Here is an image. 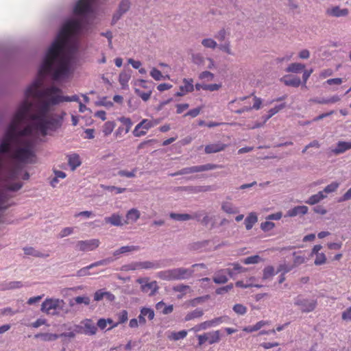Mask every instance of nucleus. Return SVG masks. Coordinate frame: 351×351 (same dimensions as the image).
Instances as JSON below:
<instances>
[{
  "label": "nucleus",
  "instance_id": "f257e3e1",
  "mask_svg": "<svg viewBox=\"0 0 351 351\" xmlns=\"http://www.w3.org/2000/svg\"><path fill=\"white\" fill-rule=\"evenodd\" d=\"M95 0H78L73 7L74 18L66 20L46 52L32 84L27 88H56L68 80L78 58V36L86 31L93 12Z\"/></svg>",
  "mask_w": 351,
  "mask_h": 351
},
{
  "label": "nucleus",
  "instance_id": "f03ea898",
  "mask_svg": "<svg viewBox=\"0 0 351 351\" xmlns=\"http://www.w3.org/2000/svg\"><path fill=\"white\" fill-rule=\"evenodd\" d=\"M235 101H244V106L240 109L235 110V112L237 114H241L252 109L258 110L261 108L262 104L261 99L254 96L253 94L247 97L237 99L236 100L232 101V103L233 104Z\"/></svg>",
  "mask_w": 351,
  "mask_h": 351
},
{
  "label": "nucleus",
  "instance_id": "7ed1b4c3",
  "mask_svg": "<svg viewBox=\"0 0 351 351\" xmlns=\"http://www.w3.org/2000/svg\"><path fill=\"white\" fill-rule=\"evenodd\" d=\"M158 123L159 121L156 119H144L136 125L132 132L133 135L136 137L145 136L149 129L158 125Z\"/></svg>",
  "mask_w": 351,
  "mask_h": 351
},
{
  "label": "nucleus",
  "instance_id": "20e7f679",
  "mask_svg": "<svg viewBox=\"0 0 351 351\" xmlns=\"http://www.w3.org/2000/svg\"><path fill=\"white\" fill-rule=\"evenodd\" d=\"M63 303L60 299L47 298L41 305V311L47 315H56Z\"/></svg>",
  "mask_w": 351,
  "mask_h": 351
},
{
  "label": "nucleus",
  "instance_id": "39448f33",
  "mask_svg": "<svg viewBox=\"0 0 351 351\" xmlns=\"http://www.w3.org/2000/svg\"><path fill=\"white\" fill-rule=\"evenodd\" d=\"M136 282L141 285V290L143 293H148L150 296L154 295L159 289L156 281L149 282L147 278H138Z\"/></svg>",
  "mask_w": 351,
  "mask_h": 351
},
{
  "label": "nucleus",
  "instance_id": "423d86ee",
  "mask_svg": "<svg viewBox=\"0 0 351 351\" xmlns=\"http://www.w3.org/2000/svg\"><path fill=\"white\" fill-rule=\"evenodd\" d=\"M295 306L300 307L303 313H309L313 311L317 304V302L314 299H306L298 296L294 302Z\"/></svg>",
  "mask_w": 351,
  "mask_h": 351
},
{
  "label": "nucleus",
  "instance_id": "0eeeda50",
  "mask_svg": "<svg viewBox=\"0 0 351 351\" xmlns=\"http://www.w3.org/2000/svg\"><path fill=\"white\" fill-rule=\"evenodd\" d=\"M198 339V345L199 346H202L206 342H208L209 344H214L218 343L221 339V333L220 331L215 330L209 332H205L202 335H199L197 336Z\"/></svg>",
  "mask_w": 351,
  "mask_h": 351
},
{
  "label": "nucleus",
  "instance_id": "6e6552de",
  "mask_svg": "<svg viewBox=\"0 0 351 351\" xmlns=\"http://www.w3.org/2000/svg\"><path fill=\"white\" fill-rule=\"evenodd\" d=\"M100 241L97 239H93L86 241H79L76 244V247L80 251H92L99 247Z\"/></svg>",
  "mask_w": 351,
  "mask_h": 351
},
{
  "label": "nucleus",
  "instance_id": "1a4fd4ad",
  "mask_svg": "<svg viewBox=\"0 0 351 351\" xmlns=\"http://www.w3.org/2000/svg\"><path fill=\"white\" fill-rule=\"evenodd\" d=\"M286 105L285 103L280 104L278 106H276L275 107L271 108L268 111V114L263 117V122L262 123H256L254 126L249 127L250 129H255L258 128L262 127L271 117H272L274 115L277 114L278 112H280L281 110L284 109L285 108Z\"/></svg>",
  "mask_w": 351,
  "mask_h": 351
},
{
  "label": "nucleus",
  "instance_id": "9d476101",
  "mask_svg": "<svg viewBox=\"0 0 351 351\" xmlns=\"http://www.w3.org/2000/svg\"><path fill=\"white\" fill-rule=\"evenodd\" d=\"M111 261H112V259L110 258H105V259L95 262V263L80 269L77 271V276H84L86 275H89L90 273L88 272V269H90L93 267H95L107 265L109 263H110Z\"/></svg>",
  "mask_w": 351,
  "mask_h": 351
},
{
  "label": "nucleus",
  "instance_id": "9b49d317",
  "mask_svg": "<svg viewBox=\"0 0 351 351\" xmlns=\"http://www.w3.org/2000/svg\"><path fill=\"white\" fill-rule=\"evenodd\" d=\"M349 13L347 8L341 9L339 6H332L328 8L326 10V14L332 17H343L346 16Z\"/></svg>",
  "mask_w": 351,
  "mask_h": 351
},
{
  "label": "nucleus",
  "instance_id": "f8f14e48",
  "mask_svg": "<svg viewBox=\"0 0 351 351\" xmlns=\"http://www.w3.org/2000/svg\"><path fill=\"white\" fill-rule=\"evenodd\" d=\"M227 147L228 145L219 141L206 145L204 152L207 154H215L225 150Z\"/></svg>",
  "mask_w": 351,
  "mask_h": 351
},
{
  "label": "nucleus",
  "instance_id": "ddd939ff",
  "mask_svg": "<svg viewBox=\"0 0 351 351\" xmlns=\"http://www.w3.org/2000/svg\"><path fill=\"white\" fill-rule=\"evenodd\" d=\"M156 276L163 280H178L176 268L160 271L157 273Z\"/></svg>",
  "mask_w": 351,
  "mask_h": 351
},
{
  "label": "nucleus",
  "instance_id": "4468645a",
  "mask_svg": "<svg viewBox=\"0 0 351 351\" xmlns=\"http://www.w3.org/2000/svg\"><path fill=\"white\" fill-rule=\"evenodd\" d=\"M156 276L163 280H178L176 268L160 271L157 273Z\"/></svg>",
  "mask_w": 351,
  "mask_h": 351
},
{
  "label": "nucleus",
  "instance_id": "2eb2a0df",
  "mask_svg": "<svg viewBox=\"0 0 351 351\" xmlns=\"http://www.w3.org/2000/svg\"><path fill=\"white\" fill-rule=\"evenodd\" d=\"M84 325V334L86 335H94L97 331V328L90 319H86L81 322Z\"/></svg>",
  "mask_w": 351,
  "mask_h": 351
},
{
  "label": "nucleus",
  "instance_id": "dca6fc26",
  "mask_svg": "<svg viewBox=\"0 0 351 351\" xmlns=\"http://www.w3.org/2000/svg\"><path fill=\"white\" fill-rule=\"evenodd\" d=\"M160 265L157 263H153L150 261H143L134 263L132 265V269H157L159 268Z\"/></svg>",
  "mask_w": 351,
  "mask_h": 351
},
{
  "label": "nucleus",
  "instance_id": "f3484780",
  "mask_svg": "<svg viewBox=\"0 0 351 351\" xmlns=\"http://www.w3.org/2000/svg\"><path fill=\"white\" fill-rule=\"evenodd\" d=\"M351 149V142L339 141L337 144V147L332 149V152L335 155H339L344 153L347 150Z\"/></svg>",
  "mask_w": 351,
  "mask_h": 351
},
{
  "label": "nucleus",
  "instance_id": "a211bd4d",
  "mask_svg": "<svg viewBox=\"0 0 351 351\" xmlns=\"http://www.w3.org/2000/svg\"><path fill=\"white\" fill-rule=\"evenodd\" d=\"M282 81L284 82L285 86L298 87L301 84L300 79L293 75H286Z\"/></svg>",
  "mask_w": 351,
  "mask_h": 351
},
{
  "label": "nucleus",
  "instance_id": "6ab92c4d",
  "mask_svg": "<svg viewBox=\"0 0 351 351\" xmlns=\"http://www.w3.org/2000/svg\"><path fill=\"white\" fill-rule=\"evenodd\" d=\"M308 208L306 206H297L288 210L287 215L290 217L298 215H304L308 213Z\"/></svg>",
  "mask_w": 351,
  "mask_h": 351
},
{
  "label": "nucleus",
  "instance_id": "aec40b11",
  "mask_svg": "<svg viewBox=\"0 0 351 351\" xmlns=\"http://www.w3.org/2000/svg\"><path fill=\"white\" fill-rule=\"evenodd\" d=\"M176 269L178 280L188 279L192 276L194 272V270L191 269H187L184 267H178Z\"/></svg>",
  "mask_w": 351,
  "mask_h": 351
},
{
  "label": "nucleus",
  "instance_id": "412c9836",
  "mask_svg": "<svg viewBox=\"0 0 351 351\" xmlns=\"http://www.w3.org/2000/svg\"><path fill=\"white\" fill-rule=\"evenodd\" d=\"M226 274H228L227 269L219 270L215 273L213 281L216 284H225L228 280Z\"/></svg>",
  "mask_w": 351,
  "mask_h": 351
},
{
  "label": "nucleus",
  "instance_id": "4be33fe9",
  "mask_svg": "<svg viewBox=\"0 0 351 351\" xmlns=\"http://www.w3.org/2000/svg\"><path fill=\"white\" fill-rule=\"evenodd\" d=\"M105 221L107 223H110L114 226H121L124 223H123L122 217L119 214H112L110 217H107L105 218Z\"/></svg>",
  "mask_w": 351,
  "mask_h": 351
},
{
  "label": "nucleus",
  "instance_id": "5701e85b",
  "mask_svg": "<svg viewBox=\"0 0 351 351\" xmlns=\"http://www.w3.org/2000/svg\"><path fill=\"white\" fill-rule=\"evenodd\" d=\"M170 217L177 221H187L192 219H198L199 215L197 213H195L193 216L189 214H177V213H171Z\"/></svg>",
  "mask_w": 351,
  "mask_h": 351
},
{
  "label": "nucleus",
  "instance_id": "b1692460",
  "mask_svg": "<svg viewBox=\"0 0 351 351\" xmlns=\"http://www.w3.org/2000/svg\"><path fill=\"white\" fill-rule=\"evenodd\" d=\"M68 164L72 170H75L77 167L80 166L81 160L80 156L77 154H73L68 156Z\"/></svg>",
  "mask_w": 351,
  "mask_h": 351
},
{
  "label": "nucleus",
  "instance_id": "393cba45",
  "mask_svg": "<svg viewBox=\"0 0 351 351\" xmlns=\"http://www.w3.org/2000/svg\"><path fill=\"white\" fill-rule=\"evenodd\" d=\"M269 324H270V322H269V321L261 320V321L258 322L254 326H249L245 327L243 329V330L245 332H252L257 331V330H260L262 327L269 325Z\"/></svg>",
  "mask_w": 351,
  "mask_h": 351
},
{
  "label": "nucleus",
  "instance_id": "a878e982",
  "mask_svg": "<svg viewBox=\"0 0 351 351\" xmlns=\"http://www.w3.org/2000/svg\"><path fill=\"white\" fill-rule=\"evenodd\" d=\"M258 221V217L255 213H250L245 218L244 223L245 228L249 230L252 228L254 225Z\"/></svg>",
  "mask_w": 351,
  "mask_h": 351
},
{
  "label": "nucleus",
  "instance_id": "bb28decb",
  "mask_svg": "<svg viewBox=\"0 0 351 351\" xmlns=\"http://www.w3.org/2000/svg\"><path fill=\"white\" fill-rule=\"evenodd\" d=\"M326 195L323 194V191H319L317 194L311 195L305 203L309 205H315L319 203L321 200L326 198Z\"/></svg>",
  "mask_w": 351,
  "mask_h": 351
},
{
  "label": "nucleus",
  "instance_id": "cd10ccee",
  "mask_svg": "<svg viewBox=\"0 0 351 351\" xmlns=\"http://www.w3.org/2000/svg\"><path fill=\"white\" fill-rule=\"evenodd\" d=\"M156 308L158 311H160L164 315H168L173 312V306L172 304L166 305L165 302L160 301L156 305Z\"/></svg>",
  "mask_w": 351,
  "mask_h": 351
},
{
  "label": "nucleus",
  "instance_id": "c85d7f7f",
  "mask_svg": "<svg viewBox=\"0 0 351 351\" xmlns=\"http://www.w3.org/2000/svg\"><path fill=\"white\" fill-rule=\"evenodd\" d=\"M223 322L222 317H217L211 320L206 321L200 324L202 330H206L213 326H216Z\"/></svg>",
  "mask_w": 351,
  "mask_h": 351
},
{
  "label": "nucleus",
  "instance_id": "c756f323",
  "mask_svg": "<svg viewBox=\"0 0 351 351\" xmlns=\"http://www.w3.org/2000/svg\"><path fill=\"white\" fill-rule=\"evenodd\" d=\"M35 338L38 339L40 338L44 341H53L59 338V335L57 334H53V333H38L35 335Z\"/></svg>",
  "mask_w": 351,
  "mask_h": 351
},
{
  "label": "nucleus",
  "instance_id": "7c9ffc66",
  "mask_svg": "<svg viewBox=\"0 0 351 351\" xmlns=\"http://www.w3.org/2000/svg\"><path fill=\"white\" fill-rule=\"evenodd\" d=\"M232 269H227V272L230 277L237 274L243 273L247 271V269L241 266L239 263H232Z\"/></svg>",
  "mask_w": 351,
  "mask_h": 351
},
{
  "label": "nucleus",
  "instance_id": "2f4dec72",
  "mask_svg": "<svg viewBox=\"0 0 351 351\" xmlns=\"http://www.w3.org/2000/svg\"><path fill=\"white\" fill-rule=\"evenodd\" d=\"M304 64L302 63L295 62L289 64L285 71L288 73H298L302 72L304 69Z\"/></svg>",
  "mask_w": 351,
  "mask_h": 351
},
{
  "label": "nucleus",
  "instance_id": "473e14b6",
  "mask_svg": "<svg viewBox=\"0 0 351 351\" xmlns=\"http://www.w3.org/2000/svg\"><path fill=\"white\" fill-rule=\"evenodd\" d=\"M23 251L26 255H30V256H33L35 257H48L49 256L48 254H43L40 252L36 250L32 247H24Z\"/></svg>",
  "mask_w": 351,
  "mask_h": 351
},
{
  "label": "nucleus",
  "instance_id": "72a5a7b5",
  "mask_svg": "<svg viewBox=\"0 0 351 351\" xmlns=\"http://www.w3.org/2000/svg\"><path fill=\"white\" fill-rule=\"evenodd\" d=\"M141 216L140 212L136 208L129 210L126 214V218L129 221L136 222Z\"/></svg>",
  "mask_w": 351,
  "mask_h": 351
},
{
  "label": "nucleus",
  "instance_id": "f704fd0d",
  "mask_svg": "<svg viewBox=\"0 0 351 351\" xmlns=\"http://www.w3.org/2000/svg\"><path fill=\"white\" fill-rule=\"evenodd\" d=\"M138 249H139V247L138 246H134V245L123 246V247H120L119 249H118L117 250L114 251L113 254H114V256H118L119 254H124L126 252L136 251Z\"/></svg>",
  "mask_w": 351,
  "mask_h": 351
},
{
  "label": "nucleus",
  "instance_id": "c9c22d12",
  "mask_svg": "<svg viewBox=\"0 0 351 351\" xmlns=\"http://www.w3.org/2000/svg\"><path fill=\"white\" fill-rule=\"evenodd\" d=\"M221 209L228 214H234L238 212L237 208L229 202H223L221 204Z\"/></svg>",
  "mask_w": 351,
  "mask_h": 351
},
{
  "label": "nucleus",
  "instance_id": "e433bc0d",
  "mask_svg": "<svg viewBox=\"0 0 351 351\" xmlns=\"http://www.w3.org/2000/svg\"><path fill=\"white\" fill-rule=\"evenodd\" d=\"M197 173L196 166L183 168L181 170H180L176 173H171L170 176H176L189 174V173Z\"/></svg>",
  "mask_w": 351,
  "mask_h": 351
},
{
  "label": "nucleus",
  "instance_id": "4c0bfd02",
  "mask_svg": "<svg viewBox=\"0 0 351 351\" xmlns=\"http://www.w3.org/2000/svg\"><path fill=\"white\" fill-rule=\"evenodd\" d=\"M201 43L204 47L212 49H215L218 46L217 43L210 38H204Z\"/></svg>",
  "mask_w": 351,
  "mask_h": 351
},
{
  "label": "nucleus",
  "instance_id": "58836bf2",
  "mask_svg": "<svg viewBox=\"0 0 351 351\" xmlns=\"http://www.w3.org/2000/svg\"><path fill=\"white\" fill-rule=\"evenodd\" d=\"M217 47L219 48V49L220 51H221L228 55H231V56L234 55V53L231 49L230 42L229 40H226L223 44L218 45Z\"/></svg>",
  "mask_w": 351,
  "mask_h": 351
},
{
  "label": "nucleus",
  "instance_id": "ea45409f",
  "mask_svg": "<svg viewBox=\"0 0 351 351\" xmlns=\"http://www.w3.org/2000/svg\"><path fill=\"white\" fill-rule=\"evenodd\" d=\"M221 166L215 164H206L203 165L196 166L197 172L206 171L220 168Z\"/></svg>",
  "mask_w": 351,
  "mask_h": 351
},
{
  "label": "nucleus",
  "instance_id": "a19ab883",
  "mask_svg": "<svg viewBox=\"0 0 351 351\" xmlns=\"http://www.w3.org/2000/svg\"><path fill=\"white\" fill-rule=\"evenodd\" d=\"M276 272H275L274 267L273 266H267L263 269V278L264 280L269 279L273 277Z\"/></svg>",
  "mask_w": 351,
  "mask_h": 351
},
{
  "label": "nucleus",
  "instance_id": "79ce46f5",
  "mask_svg": "<svg viewBox=\"0 0 351 351\" xmlns=\"http://www.w3.org/2000/svg\"><path fill=\"white\" fill-rule=\"evenodd\" d=\"M115 127V124L112 121H107L104 123L102 129V132L105 136H108L112 133L114 128Z\"/></svg>",
  "mask_w": 351,
  "mask_h": 351
},
{
  "label": "nucleus",
  "instance_id": "37998d69",
  "mask_svg": "<svg viewBox=\"0 0 351 351\" xmlns=\"http://www.w3.org/2000/svg\"><path fill=\"white\" fill-rule=\"evenodd\" d=\"M203 314H204V312L202 309L197 308V309L193 311L192 312L189 313L186 315L185 319L186 321H189V320H191V319H193L195 318H198V317H202L203 315Z\"/></svg>",
  "mask_w": 351,
  "mask_h": 351
},
{
  "label": "nucleus",
  "instance_id": "c03bdc74",
  "mask_svg": "<svg viewBox=\"0 0 351 351\" xmlns=\"http://www.w3.org/2000/svg\"><path fill=\"white\" fill-rule=\"evenodd\" d=\"M128 320V312L125 310L122 311L119 314V322L110 326L108 330L117 327L119 324L125 322Z\"/></svg>",
  "mask_w": 351,
  "mask_h": 351
},
{
  "label": "nucleus",
  "instance_id": "a18cd8bd",
  "mask_svg": "<svg viewBox=\"0 0 351 351\" xmlns=\"http://www.w3.org/2000/svg\"><path fill=\"white\" fill-rule=\"evenodd\" d=\"M187 335V332L186 330H181V331H179V332H172L169 338L170 339H172V340H174V341H178L179 339H184L186 337Z\"/></svg>",
  "mask_w": 351,
  "mask_h": 351
},
{
  "label": "nucleus",
  "instance_id": "49530a36",
  "mask_svg": "<svg viewBox=\"0 0 351 351\" xmlns=\"http://www.w3.org/2000/svg\"><path fill=\"white\" fill-rule=\"evenodd\" d=\"M261 258L258 255L248 256L244 258L242 262L245 265L256 264L261 261Z\"/></svg>",
  "mask_w": 351,
  "mask_h": 351
},
{
  "label": "nucleus",
  "instance_id": "de8ad7c7",
  "mask_svg": "<svg viewBox=\"0 0 351 351\" xmlns=\"http://www.w3.org/2000/svg\"><path fill=\"white\" fill-rule=\"evenodd\" d=\"M119 121L123 123L124 126V134L128 133L132 125L131 119L130 118L121 117L119 119Z\"/></svg>",
  "mask_w": 351,
  "mask_h": 351
},
{
  "label": "nucleus",
  "instance_id": "09e8293b",
  "mask_svg": "<svg viewBox=\"0 0 351 351\" xmlns=\"http://www.w3.org/2000/svg\"><path fill=\"white\" fill-rule=\"evenodd\" d=\"M340 100L339 96H333L328 99H315L314 101L319 104H334Z\"/></svg>",
  "mask_w": 351,
  "mask_h": 351
},
{
  "label": "nucleus",
  "instance_id": "8fccbe9b",
  "mask_svg": "<svg viewBox=\"0 0 351 351\" xmlns=\"http://www.w3.org/2000/svg\"><path fill=\"white\" fill-rule=\"evenodd\" d=\"M150 75L156 81H160L165 79L162 73L156 68H152Z\"/></svg>",
  "mask_w": 351,
  "mask_h": 351
},
{
  "label": "nucleus",
  "instance_id": "3c124183",
  "mask_svg": "<svg viewBox=\"0 0 351 351\" xmlns=\"http://www.w3.org/2000/svg\"><path fill=\"white\" fill-rule=\"evenodd\" d=\"M136 171H137V169L136 168L133 169L130 171H127V170H120L118 172V175L121 177L134 178L136 176Z\"/></svg>",
  "mask_w": 351,
  "mask_h": 351
},
{
  "label": "nucleus",
  "instance_id": "603ef678",
  "mask_svg": "<svg viewBox=\"0 0 351 351\" xmlns=\"http://www.w3.org/2000/svg\"><path fill=\"white\" fill-rule=\"evenodd\" d=\"M135 92L143 101H147L152 95L151 90H149L147 92H143L141 89H135Z\"/></svg>",
  "mask_w": 351,
  "mask_h": 351
},
{
  "label": "nucleus",
  "instance_id": "864d4df0",
  "mask_svg": "<svg viewBox=\"0 0 351 351\" xmlns=\"http://www.w3.org/2000/svg\"><path fill=\"white\" fill-rule=\"evenodd\" d=\"M339 184L337 182H333L332 183H330V184L327 185L324 191H323V193H332V192H335L339 187Z\"/></svg>",
  "mask_w": 351,
  "mask_h": 351
},
{
  "label": "nucleus",
  "instance_id": "5fc2aeb1",
  "mask_svg": "<svg viewBox=\"0 0 351 351\" xmlns=\"http://www.w3.org/2000/svg\"><path fill=\"white\" fill-rule=\"evenodd\" d=\"M228 32L224 28L219 29L216 34L215 38L219 41H224L228 36Z\"/></svg>",
  "mask_w": 351,
  "mask_h": 351
},
{
  "label": "nucleus",
  "instance_id": "6e6d98bb",
  "mask_svg": "<svg viewBox=\"0 0 351 351\" xmlns=\"http://www.w3.org/2000/svg\"><path fill=\"white\" fill-rule=\"evenodd\" d=\"M192 60L195 64L202 65L204 64V58L199 53H193L192 55Z\"/></svg>",
  "mask_w": 351,
  "mask_h": 351
},
{
  "label": "nucleus",
  "instance_id": "4d7b16f0",
  "mask_svg": "<svg viewBox=\"0 0 351 351\" xmlns=\"http://www.w3.org/2000/svg\"><path fill=\"white\" fill-rule=\"evenodd\" d=\"M233 311L238 315H244L247 312V308L241 304H237L233 306Z\"/></svg>",
  "mask_w": 351,
  "mask_h": 351
},
{
  "label": "nucleus",
  "instance_id": "13d9d810",
  "mask_svg": "<svg viewBox=\"0 0 351 351\" xmlns=\"http://www.w3.org/2000/svg\"><path fill=\"white\" fill-rule=\"evenodd\" d=\"M130 8V3L128 0H123L119 6V10L122 13H125Z\"/></svg>",
  "mask_w": 351,
  "mask_h": 351
},
{
  "label": "nucleus",
  "instance_id": "bf43d9fd",
  "mask_svg": "<svg viewBox=\"0 0 351 351\" xmlns=\"http://www.w3.org/2000/svg\"><path fill=\"white\" fill-rule=\"evenodd\" d=\"M274 227H275V223L271 221H269L263 222L261 224V228L264 232L269 231V230H272Z\"/></svg>",
  "mask_w": 351,
  "mask_h": 351
},
{
  "label": "nucleus",
  "instance_id": "052dcab7",
  "mask_svg": "<svg viewBox=\"0 0 351 351\" xmlns=\"http://www.w3.org/2000/svg\"><path fill=\"white\" fill-rule=\"evenodd\" d=\"M141 314L144 315L145 317H147L149 320H152L154 317V312L152 308H143L141 310Z\"/></svg>",
  "mask_w": 351,
  "mask_h": 351
},
{
  "label": "nucleus",
  "instance_id": "680f3d73",
  "mask_svg": "<svg viewBox=\"0 0 351 351\" xmlns=\"http://www.w3.org/2000/svg\"><path fill=\"white\" fill-rule=\"evenodd\" d=\"M326 257L324 253H320V254H316V258L314 262L316 265H323L326 263Z\"/></svg>",
  "mask_w": 351,
  "mask_h": 351
},
{
  "label": "nucleus",
  "instance_id": "e2e57ef3",
  "mask_svg": "<svg viewBox=\"0 0 351 351\" xmlns=\"http://www.w3.org/2000/svg\"><path fill=\"white\" fill-rule=\"evenodd\" d=\"M294 260L293 263L295 266L300 265L305 262L304 256L298 254L296 252L293 253Z\"/></svg>",
  "mask_w": 351,
  "mask_h": 351
},
{
  "label": "nucleus",
  "instance_id": "0e129e2a",
  "mask_svg": "<svg viewBox=\"0 0 351 351\" xmlns=\"http://www.w3.org/2000/svg\"><path fill=\"white\" fill-rule=\"evenodd\" d=\"M342 83V79L341 78H333V79H329L325 82V85L328 86H339Z\"/></svg>",
  "mask_w": 351,
  "mask_h": 351
},
{
  "label": "nucleus",
  "instance_id": "69168bd1",
  "mask_svg": "<svg viewBox=\"0 0 351 351\" xmlns=\"http://www.w3.org/2000/svg\"><path fill=\"white\" fill-rule=\"evenodd\" d=\"M202 110V107L191 109L184 114V117L190 116L191 117H196L200 113Z\"/></svg>",
  "mask_w": 351,
  "mask_h": 351
},
{
  "label": "nucleus",
  "instance_id": "338daca9",
  "mask_svg": "<svg viewBox=\"0 0 351 351\" xmlns=\"http://www.w3.org/2000/svg\"><path fill=\"white\" fill-rule=\"evenodd\" d=\"M75 301L77 304H84L88 305L90 304V298L87 296H77L75 298Z\"/></svg>",
  "mask_w": 351,
  "mask_h": 351
},
{
  "label": "nucleus",
  "instance_id": "774afa93",
  "mask_svg": "<svg viewBox=\"0 0 351 351\" xmlns=\"http://www.w3.org/2000/svg\"><path fill=\"white\" fill-rule=\"evenodd\" d=\"M73 232V228L71 227L64 228L61 230V232L59 234L60 238H63L65 237H67L70 234H71Z\"/></svg>",
  "mask_w": 351,
  "mask_h": 351
}]
</instances>
